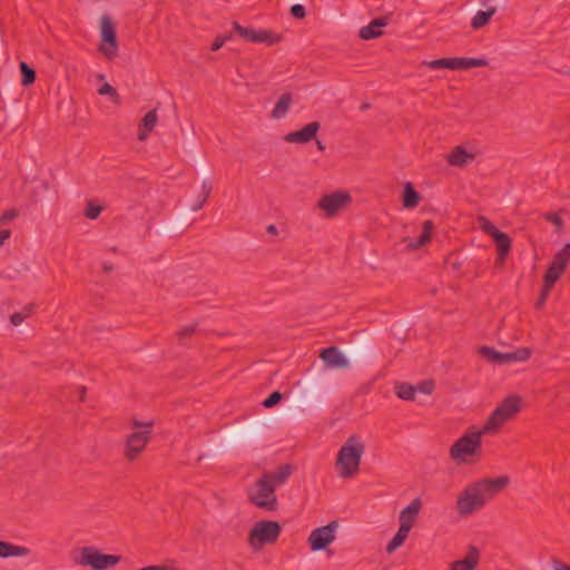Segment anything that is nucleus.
Returning <instances> with one entry per match:
<instances>
[{"mask_svg": "<svg viewBox=\"0 0 570 570\" xmlns=\"http://www.w3.org/2000/svg\"><path fill=\"white\" fill-rule=\"evenodd\" d=\"M295 470L291 463L282 464L274 472H264L248 490V501L267 512L278 510L276 489L287 482Z\"/></svg>", "mask_w": 570, "mask_h": 570, "instance_id": "obj_1", "label": "nucleus"}, {"mask_svg": "<svg viewBox=\"0 0 570 570\" xmlns=\"http://www.w3.org/2000/svg\"><path fill=\"white\" fill-rule=\"evenodd\" d=\"M483 428L470 426L450 448V458L456 464H473L482 456V436L487 435Z\"/></svg>", "mask_w": 570, "mask_h": 570, "instance_id": "obj_2", "label": "nucleus"}, {"mask_svg": "<svg viewBox=\"0 0 570 570\" xmlns=\"http://www.w3.org/2000/svg\"><path fill=\"white\" fill-rule=\"evenodd\" d=\"M364 450L365 445L357 435L348 436L338 450L335 461V468L340 478L351 479L358 473Z\"/></svg>", "mask_w": 570, "mask_h": 570, "instance_id": "obj_3", "label": "nucleus"}, {"mask_svg": "<svg viewBox=\"0 0 570 570\" xmlns=\"http://www.w3.org/2000/svg\"><path fill=\"white\" fill-rule=\"evenodd\" d=\"M131 426L135 431L126 436L122 450L124 459L129 463L137 461L145 452L151 440L154 422L134 420Z\"/></svg>", "mask_w": 570, "mask_h": 570, "instance_id": "obj_4", "label": "nucleus"}, {"mask_svg": "<svg viewBox=\"0 0 570 570\" xmlns=\"http://www.w3.org/2000/svg\"><path fill=\"white\" fill-rule=\"evenodd\" d=\"M522 400L519 395L512 394L505 397L491 413L484 423L483 432L488 434L498 433L509 421L513 420L521 411Z\"/></svg>", "mask_w": 570, "mask_h": 570, "instance_id": "obj_5", "label": "nucleus"}, {"mask_svg": "<svg viewBox=\"0 0 570 570\" xmlns=\"http://www.w3.org/2000/svg\"><path fill=\"white\" fill-rule=\"evenodd\" d=\"M281 524L277 521L261 520L250 529L247 538L248 546L259 551L266 544L275 543L281 535Z\"/></svg>", "mask_w": 570, "mask_h": 570, "instance_id": "obj_6", "label": "nucleus"}, {"mask_svg": "<svg viewBox=\"0 0 570 570\" xmlns=\"http://www.w3.org/2000/svg\"><path fill=\"white\" fill-rule=\"evenodd\" d=\"M101 42L98 51L108 60H114L119 53V45L116 35V26L109 16L100 19Z\"/></svg>", "mask_w": 570, "mask_h": 570, "instance_id": "obj_7", "label": "nucleus"}, {"mask_svg": "<svg viewBox=\"0 0 570 570\" xmlns=\"http://www.w3.org/2000/svg\"><path fill=\"white\" fill-rule=\"evenodd\" d=\"M479 354L482 357L487 358L491 363L507 364V363H512V362H518V361L523 362V361L529 360L531 356V351L528 347H521L514 352L500 353V352L495 351L493 347L481 346L479 348Z\"/></svg>", "mask_w": 570, "mask_h": 570, "instance_id": "obj_8", "label": "nucleus"}, {"mask_svg": "<svg viewBox=\"0 0 570 570\" xmlns=\"http://www.w3.org/2000/svg\"><path fill=\"white\" fill-rule=\"evenodd\" d=\"M510 483V478L508 475H500L494 479H482L476 482H473L479 497L483 500L485 504L493 498H495L499 493L505 490V488Z\"/></svg>", "mask_w": 570, "mask_h": 570, "instance_id": "obj_9", "label": "nucleus"}, {"mask_svg": "<svg viewBox=\"0 0 570 570\" xmlns=\"http://www.w3.org/2000/svg\"><path fill=\"white\" fill-rule=\"evenodd\" d=\"M570 261V244H566L558 253L554 254L544 275L543 283L556 284L564 273Z\"/></svg>", "mask_w": 570, "mask_h": 570, "instance_id": "obj_10", "label": "nucleus"}, {"mask_svg": "<svg viewBox=\"0 0 570 570\" xmlns=\"http://www.w3.org/2000/svg\"><path fill=\"white\" fill-rule=\"evenodd\" d=\"M351 202L352 198L347 191H335L322 196L318 200V208L324 210L327 217H333L346 208Z\"/></svg>", "mask_w": 570, "mask_h": 570, "instance_id": "obj_11", "label": "nucleus"}, {"mask_svg": "<svg viewBox=\"0 0 570 570\" xmlns=\"http://www.w3.org/2000/svg\"><path fill=\"white\" fill-rule=\"evenodd\" d=\"M484 507L474 485L469 484L456 500V511L461 517H468Z\"/></svg>", "mask_w": 570, "mask_h": 570, "instance_id": "obj_12", "label": "nucleus"}, {"mask_svg": "<svg viewBox=\"0 0 570 570\" xmlns=\"http://www.w3.org/2000/svg\"><path fill=\"white\" fill-rule=\"evenodd\" d=\"M338 527L336 521L314 529L308 535V543L313 551L324 550L335 540V531Z\"/></svg>", "mask_w": 570, "mask_h": 570, "instance_id": "obj_13", "label": "nucleus"}, {"mask_svg": "<svg viewBox=\"0 0 570 570\" xmlns=\"http://www.w3.org/2000/svg\"><path fill=\"white\" fill-rule=\"evenodd\" d=\"M81 563L89 564L95 570H102L116 566L120 561L119 556L102 554L95 548H83Z\"/></svg>", "mask_w": 570, "mask_h": 570, "instance_id": "obj_14", "label": "nucleus"}, {"mask_svg": "<svg viewBox=\"0 0 570 570\" xmlns=\"http://www.w3.org/2000/svg\"><path fill=\"white\" fill-rule=\"evenodd\" d=\"M320 128L321 124L318 121H312L299 130L286 134L284 140L289 144H307L316 138Z\"/></svg>", "mask_w": 570, "mask_h": 570, "instance_id": "obj_15", "label": "nucleus"}, {"mask_svg": "<svg viewBox=\"0 0 570 570\" xmlns=\"http://www.w3.org/2000/svg\"><path fill=\"white\" fill-rule=\"evenodd\" d=\"M422 509V500L420 498H415L411 501V503L404 508L399 515L400 527L402 529H405L407 531H411L413 528L420 510Z\"/></svg>", "mask_w": 570, "mask_h": 570, "instance_id": "obj_16", "label": "nucleus"}, {"mask_svg": "<svg viewBox=\"0 0 570 570\" xmlns=\"http://www.w3.org/2000/svg\"><path fill=\"white\" fill-rule=\"evenodd\" d=\"M476 157V153L468 150L465 146H455L448 155L446 161L451 166L464 167L472 163Z\"/></svg>", "mask_w": 570, "mask_h": 570, "instance_id": "obj_17", "label": "nucleus"}, {"mask_svg": "<svg viewBox=\"0 0 570 570\" xmlns=\"http://www.w3.org/2000/svg\"><path fill=\"white\" fill-rule=\"evenodd\" d=\"M481 553L475 546H470L463 559L450 563V570H474L480 562Z\"/></svg>", "mask_w": 570, "mask_h": 570, "instance_id": "obj_18", "label": "nucleus"}, {"mask_svg": "<svg viewBox=\"0 0 570 570\" xmlns=\"http://www.w3.org/2000/svg\"><path fill=\"white\" fill-rule=\"evenodd\" d=\"M389 21L390 19L387 16L372 20L367 26L360 29L358 37L363 40H371L381 37L383 35L381 29L387 26Z\"/></svg>", "mask_w": 570, "mask_h": 570, "instance_id": "obj_19", "label": "nucleus"}, {"mask_svg": "<svg viewBox=\"0 0 570 570\" xmlns=\"http://www.w3.org/2000/svg\"><path fill=\"white\" fill-rule=\"evenodd\" d=\"M321 358L327 365L334 367H347L350 365L348 360L336 346H330L327 348H324L321 352Z\"/></svg>", "mask_w": 570, "mask_h": 570, "instance_id": "obj_20", "label": "nucleus"}, {"mask_svg": "<svg viewBox=\"0 0 570 570\" xmlns=\"http://www.w3.org/2000/svg\"><path fill=\"white\" fill-rule=\"evenodd\" d=\"M489 61L484 58H465V57H452L450 58L451 70H468L471 68L485 67Z\"/></svg>", "mask_w": 570, "mask_h": 570, "instance_id": "obj_21", "label": "nucleus"}, {"mask_svg": "<svg viewBox=\"0 0 570 570\" xmlns=\"http://www.w3.org/2000/svg\"><path fill=\"white\" fill-rule=\"evenodd\" d=\"M434 229V224L432 220H424L422 224V233L415 240H410L407 244V248L411 250L419 249L431 242L432 232Z\"/></svg>", "mask_w": 570, "mask_h": 570, "instance_id": "obj_22", "label": "nucleus"}, {"mask_svg": "<svg viewBox=\"0 0 570 570\" xmlns=\"http://www.w3.org/2000/svg\"><path fill=\"white\" fill-rule=\"evenodd\" d=\"M434 229V224L432 220H424L422 224V233L415 240H410L407 244V248L411 250L419 249L431 242L432 232Z\"/></svg>", "mask_w": 570, "mask_h": 570, "instance_id": "obj_23", "label": "nucleus"}, {"mask_svg": "<svg viewBox=\"0 0 570 570\" xmlns=\"http://www.w3.org/2000/svg\"><path fill=\"white\" fill-rule=\"evenodd\" d=\"M158 117H157V110L153 109L148 111L144 118L141 119V122L139 125L138 130V139L140 141H144L147 139L149 132H151L157 125Z\"/></svg>", "mask_w": 570, "mask_h": 570, "instance_id": "obj_24", "label": "nucleus"}, {"mask_svg": "<svg viewBox=\"0 0 570 570\" xmlns=\"http://www.w3.org/2000/svg\"><path fill=\"white\" fill-rule=\"evenodd\" d=\"M292 101H293V96L291 92H286L284 95H282L279 97V99L276 101V104L271 112V117L273 119L284 118L289 110Z\"/></svg>", "mask_w": 570, "mask_h": 570, "instance_id": "obj_25", "label": "nucleus"}, {"mask_svg": "<svg viewBox=\"0 0 570 570\" xmlns=\"http://www.w3.org/2000/svg\"><path fill=\"white\" fill-rule=\"evenodd\" d=\"M497 8L493 6L489 7L487 10H479L471 19V28L473 30H479L482 27L489 24Z\"/></svg>", "mask_w": 570, "mask_h": 570, "instance_id": "obj_26", "label": "nucleus"}, {"mask_svg": "<svg viewBox=\"0 0 570 570\" xmlns=\"http://www.w3.org/2000/svg\"><path fill=\"white\" fill-rule=\"evenodd\" d=\"M29 553V549L22 546H14L10 542L0 541V557H23Z\"/></svg>", "mask_w": 570, "mask_h": 570, "instance_id": "obj_27", "label": "nucleus"}, {"mask_svg": "<svg viewBox=\"0 0 570 570\" xmlns=\"http://www.w3.org/2000/svg\"><path fill=\"white\" fill-rule=\"evenodd\" d=\"M493 240L497 245L498 254H500L501 261L507 259L511 250V238L505 233L500 232L499 234H495Z\"/></svg>", "mask_w": 570, "mask_h": 570, "instance_id": "obj_28", "label": "nucleus"}, {"mask_svg": "<svg viewBox=\"0 0 570 570\" xmlns=\"http://www.w3.org/2000/svg\"><path fill=\"white\" fill-rule=\"evenodd\" d=\"M421 200L420 194L415 190L411 183H406L403 191V206L405 208H414Z\"/></svg>", "mask_w": 570, "mask_h": 570, "instance_id": "obj_29", "label": "nucleus"}, {"mask_svg": "<svg viewBox=\"0 0 570 570\" xmlns=\"http://www.w3.org/2000/svg\"><path fill=\"white\" fill-rule=\"evenodd\" d=\"M409 533L410 531L405 530V529H402V528H399L397 532L395 533V535L392 538V540L387 543L386 546V552L387 553H392L394 552L397 548H400L404 542L405 540L407 539L409 537Z\"/></svg>", "mask_w": 570, "mask_h": 570, "instance_id": "obj_30", "label": "nucleus"}, {"mask_svg": "<svg viewBox=\"0 0 570 570\" xmlns=\"http://www.w3.org/2000/svg\"><path fill=\"white\" fill-rule=\"evenodd\" d=\"M234 31L244 40L248 42H256L258 30H254L252 28L243 27L238 22H233Z\"/></svg>", "mask_w": 570, "mask_h": 570, "instance_id": "obj_31", "label": "nucleus"}, {"mask_svg": "<svg viewBox=\"0 0 570 570\" xmlns=\"http://www.w3.org/2000/svg\"><path fill=\"white\" fill-rule=\"evenodd\" d=\"M282 36L271 30H258L256 42L266 43L268 46L281 42Z\"/></svg>", "mask_w": 570, "mask_h": 570, "instance_id": "obj_32", "label": "nucleus"}, {"mask_svg": "<svg viewBox=\"0 0 570 570\" xmlns=\"http://www.w3.org/2000/svg\"><path fill=\"white\" fill-rule=\"evenodd\" d=\"M21 83L24 87L32 85L36 80V71L24 61L20 62Z\"/></svg>", "mask_w": 570, "mask_h": 570, "instance_id": "obj_33", "label": "nucleus"}, {"mask_svg": "<svg viewBox=\"0 0 570 570\" xmlns=\"http://www.w3.org/2000/svg\"><path fill=\"white\" fill-rule=\"evenodd\" d=\"M33 313V305H26L22 311L16 312L11 315L10 321L14 326L20 325L26 318L30 317Z\"/></svg>", "mask_w": 570, "mask_h": 570, "instance_id": "obj_34", "label": "nucleus"}, {"mask_svg": "<svg viewBox=\"0 0 570 570\" xmlns=\"http://www.w3.org/2000/svg\"><path fill=\"white\" fill-rule=\"evenodd\" d=\"M213 186L210 181H203L202 185V198L193 205V210H199L208 200Z\"/></svg>", "mask_w": 570, "mask_h": 570, "instance_id": "obj_35", "label": "nucleus"}, {"mask_svg": "<svg viewBox=\"0 0 570 570\" xmlns=\"http://www.w3.org/2000/svg\"><path fill=\"white\" fill-rule=\"evenodd\" d=\"M396 395L405 401H413L415 397V389L406 383L396 386Z\"/></svg>", "mask_w": 570, "mask_h": 570, "instance_id": "obj_36", "label": "nucleus"}, {"mask_svg": "<svg viewBox=\"0 0 570 570\" xmlns=\"http://www.w3.org/2000/svg\"><path fill=\"white\" fill-rule=\"evenodd\" d=\"M478 223L480 228L492 238L501 232L485 216H480Z\"/></svg>", "mask_w": 570, "mask_h": 570, "instance_id": "obj_37", "label": "nucleus"}, {"mask_svg": "<svg viewBox=\"0 0 570 570\" xmlns=\"http://www.w3.org/2000/svg\"><path fill=\"white\" fill-rule=\"evenodd\" d=\"M553 284L551 283H543V286L541 288L540 295L538 301L534 304L535 309H541L546 305V302L551 293V289L553 288Z\"/></svg>", "mask_w": 570, "mask_h": 570, "instance_id": "obj_38", "label": "nucleus"}, {"mask_svg": "<svg viewBox=\"0 0 570 570\" xmlns=\"http://www.w3.org/2000/svg\"><path fill=\"white\" fill-rule=\"evenodd\" d=\"M98 94L101 95V96H109L114 102L116 104H119V94L117 92V90L111 86L109 85L108 82L104 83L99 89H98Z\"/></svg>", "mask_w": 570, "mask_h": 570, "instance_id": "obj_39", "label": "nucleus"}, {"mask_svg": "<svg viewBox=\"0 0 570 570\" xmlns=\"http://www.w3.org/2000/svg\"><path fill=\"white\" fill-rule=\"evenodd\" d=\"M423 65L433 70L450 69V58H441V59L424 61Z\"/></svg>", "mask_w": 570, "mask_h": 570, "instance_id": "obj_40", "label": "nucleus"}, {"mask_svg": "<svg viewBox=\"0 0 570 570\" xmlns=\"http://www.w3.org/2000/svg\"><path fill=\"white\" fill-rule=\"evenodd\" d=\"M102 212V207L100 205H96L92 202H88L87 207L85 209V216L89 219H96Z\"/></svg>", "mask_w": 570, "mask_h": 570, "instance_id": "obj_41", "label": "nucleus"}, {"mask_svg": "<svg viewBox=\"0 0 570 570\" xmlns=\"http://www.w3.org/2000/svg\"><path fill=\"white\" fill-rule=\"evenodd\" d=\"M197 331V324H191L183 327L177 332V338L180 343H184L185 338L193 336Z\"/></svg>", "mask_w": 570, "mask_h": 570, "instance_id": "obj_42", "label": "nucleus"}, {"mask_svg": "<svg viewBox=\"0 0 570 570\" xmlns=\"http://www.w3.org/2000/svg\"><path fill=\"white\" fill-rule=\"evenodd\" d=\"M283 394L278 391L273 392L267 399L263 401V405L267 409H271L279 403L282 400Z\"/></svg>", "mask_w": 570, "mask_h": 570, "instance_id": "obj_43", "label": "nucleus"}, {"mask_svg": "<svg viewBox=\"0 0 570 570\" xmlns=\"http://www.w3.org/2000/svg\"><path fill=\"white\" fill-rule=\"evenodd\" d=\"M291 14L296 19H304L306 17V10L302 4H294L291 7Z\"/></svg>", "mask_w": 570, "mask_h": 570, "instance_id": "obj_44", "label": "nucleus"}, {"mask_svg": "<svg viewBox=\"0 0 570 570\" xmlns=\"http://www.w3.org/2000/svg\"><path fill=\"white\" fill-rule=\"evenodd\" d=\"M19 213L17 209L12 208V209H9V210H6L1 216H0V226L7 222H10V220H13L18 217Z\"/></svg>", "mask_w": 570, "mask_h": 570, "instance_id": "obj_45", "label": "nucleus"}, {"mask_svg": "<svg viewBox=\"0 0 570 570\" xmlns=\"http://www.w3.org/2000/svg\"><path fill=\"white\" fill-rule=\"evenodd\" d=\"M225 41H226L225 37H217V38H215L213 43H212V46H210V49L213 51L219 50L224 46Z\"/></svg>", "mask_w": 570, "mask_h": 570, "instance_id": "obj_46", "label": "nucleus"}, {"mask_svg": "<svg viewBox=\"0 0 570 570\" xmlns=\"http://www.w3.org/2000/svg\"><path fill=\"white\" fill-rule=\"evenodd\" d=\"M11 236V229H0V247L6 243L7 239H9Z\"/></svg>", "mask_w": 570, "mask_h": 570, "instance_id": "obj_47", "label": "nucleus"}, {"mask_svg": "<svg viewBox=\"0 0 570 570\" xmlns=\"http://www.w3.org/2000/svg\"><path fill=\"white\" fill-rule=\"evenodd\" d=\"M433 386H434V385H433V382H431V381H426V382H423V383L421 384V389H420V390H421L423 393L430 394V393L432 392V390H433Z\"/></svg>", "mask_w": 570, "mask_h": 570, "instance_id": "obj_48", "label": "nucleus"}, {"mask_svg": "<svg viewBox=\"0 0 570 570\" xmlns=\"http://www.w3.org/2000/svg\"><path fill=\"white\" fill-rule=\"evenodd\" d=\"M553 567H554V570H570L569 564L562 563L560 561H556Z\"/></svg>", "mask_w": 570, "mask_h": 570, "instance_id": "obj_49", "label": "nucleus"}, {"mask_svg": "<svg viewBox=\"0 0 570 570\" xmlns=\"http://www.w3.org/2000/svg\"><path fill=\"white\" fill-rule=\"evenodd\" d=\"M548 219L551 220L556 225H561V218L559 216H557L556 214H550Z\"/></svg>", "mask_w": 570, "mask_h": 570, "instance_id": "obj_50", "label": "nucleus"}, {"mask_svg": "<svg viewBox=\"0 0 570 570\" xmlns=\"http://www.w3.org/2000/svg\"><path fill=\"white\" fill-rule=\"evenodd\" d=\"M266 232L272 235H276L278 233L276 226L273 224L267 226Z\"/></svg>", "mask_w": 570, "mask_h": 570, "instance_id": "obj_51", "label": "nucleus"}, {"mask_svg": "<svg viewBox=\"0 0 570 570\" xmlns=\"http://www.w3.org/2000/svg\"><path fill=\"white\" fill-rule=\"evenodd\" d=\"M315 141H316L317 149L321 150V151H324L325 150V145L321 140H318V139H315Z\"/></svg>", "mask_w": 570, "mask_h": 570, "instance_id": "obj_52", "label": "nucleus"}, {"mask_svg": "<svg viewBox=\"0 0 570 570\" xmlns=\"http://www.w3.org/2000/svg\"><path fill=\"white\" fill-rule=\"evenodd\" d=\"M504 262H505V259H502V261H501V258H500V254H498V257H497V259H495V264H497V265H499V266H503Z\"/></svg>", "mask_w": 570, "mask_h": 570, "instance_id": "obj_53", "label": "nucleus"}, {"mask_svg": "<svg viewBox=\"0 0 570 570\" xmlns=\"http://www.w3.org/2000/svg\"><path fill=\"white\" fill-rule=\"evenodd\" d=\"M102 267H104V269H105L106 272H111V271H112V266H111V265H107V264H105Z\"/></svg>", "mask_w": 570, "mask_h": 570, "instance_id": "obj_54", "label": "nucleus"}, {"mask_svg": "<svg viewBox=\"0 0 570 570\" xmlns=\"http://www.w3.org/2000/svg\"><path fill=\"white\" fill-rule=\"evenodd\" d=\"M139 570H156V566H148V567L141 568Z\"/></svg>", "mask_w": 570, "mask_h": 570, "instance_id": "obj_55", "label": "nucleus"}, {"mask_svg": "<svg viewBox=\"0 0 570 570\" xmlns=\"http://www.w3.org/2000/svg\"><path fill=\"white\" fill-rule=\"evenodd\" d=\"M367 108H368V104H363V105L361 106V109H362V110H365V109H367Z\"/></svg>", "mask_w": 570, "mask_h": 570, "instance_id": "obj_56", "label": "nucleus"}]
</instances>
